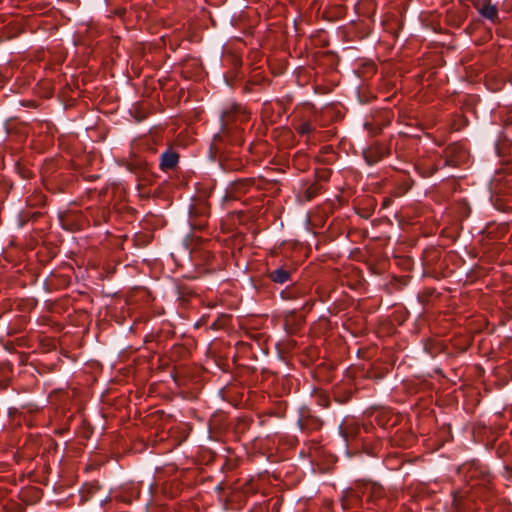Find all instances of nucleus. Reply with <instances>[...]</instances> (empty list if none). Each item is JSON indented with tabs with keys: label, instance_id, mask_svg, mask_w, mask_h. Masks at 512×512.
Returning <instances> with one entry per match:
<instances>
[{
	"label": "nucleus",
	"instance_id": "4",
	"mask_svg": "<svg viewBox=\"0 0 512 512\" xmlns=\"http://www.w3.org/2000/svg\"><path fill=\"white\" fill-rule=\"evenodd\" d=\"M361 493L363 496L367 497V500H369L372 499L373 497L380 496L381 488L376 484H365L361 488Z\"/></svg>",
	"mask_w": 512,
	"mask_h": 512
},
{
	"label": "nucleus",
	"instance_id": "3",
	"mask_svg": "<svg viewBox=\"0 0 512 512\" xmlns=\"http://www.w3.org/2000/svg\"><path fill=\"white\" fill-rule=\"evenodd\" d=\"M271 280L275 283L284 284L290 280V272L284 268H277L269 274Z\"/></svg>",
	"mask_w": 512,
	"mask_h": 512
},
{
	"label": "nucleus",
	"instance_id": "5",
	"mask_svg": "<svg viewBox=\"0 0 512 512\" xmlns=\"http://www.w3.org/2000/svg\"><path fill=\"white\" fill-rule=\"evenodd\" d=\"M297 130L301 135H308L312 132L313 126L309 122H303L298 126Z\"/></svg>",
	"mask_w": 512,
	"mask_h": 512
},
{
	"label": "nucleus",
	"instance_id": "2",
	"mask_svg": "<svg viewBox=\"0 0 512 512\" xmlns=\"http://www.w3.org/2000/svg\"><path fill=\"white\" fill-rule=\"evenodd\" d=\"M178 163V155L174 152L167 151L161 156V167L164 170L172 169Z\"/></svg>",
	"mask_w": 512,
	"mask_h": 512
},
{
	"label": "nucleus",
	"instance_id": "1",
	"mask_svg": "<svg viewBox=\"0 0 512 512\" xmlns=\"http://www.w3.org/2000/svg\"><path fill=\"white\" fill-rule=\"evenodd\" d=\"M478 12L486 19L495 21L498 16V10L496 6L488 2H482L477 5Z\"/></svg>",
	"mask_w": 512,
	"mask_h": 512
}]
</instances>
